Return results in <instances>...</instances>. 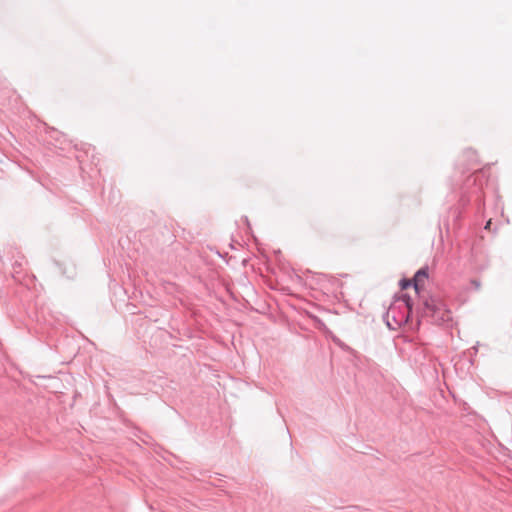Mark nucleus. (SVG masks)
I'll return each instance as SVG.
<instances>
[{
	"label": "nucleus",
	"instance_id": "nucleus-1",
	"mask_svg": "<svg viewBox=\"0 0 512 512\" xmlns=\"http://www.w3.org/2000/svg\"><path fill=\"white\" fill-rule=\"evenodd\" d=\"M444 304L436 297H429L424 302V314L435 318L436 320H444L443 312Z\"/></svg>",
	"mask_w": 512,
	"mask_h": 512
},
{
	"label": "nucleus",
	"instance_id": "nucleus-8",
	"mask_svg": "<svg viewBox=\"0 0 512 512\" xmlns=\"http://www.w3.org/2000/svg\"><path fill=\"white\" fill-rule=\"evenodd\" d=\"M454 214L456 215V216H455V217H456V219H458V218H459V213L455 210V211H454Z\"/></svg>",
	"mask_w": 512,
	"mask_h": 512
},
{
	"label": "nucleus",
	"instance_id": "nucleus-9",
	"mask_svg": "<svg viewBox=\"0 0 512 512\" xmlns=\"http://www.w3.org/2000/svg\"><path fill=\"white\" fill-rule=\"evenodd\" d=\"M485 224H487V225L492 224V219L487 220V222Z\"/></svg>",
	"mask_w": 512,
	"mask_h": 512
},
{
	"label": "nucleus",
	"instance_id": "nucleus-2",
	"mask_svg": "<svg viewBox=\"0 0 512 512\" xmlns=\"http://www.w3.org/2000/svg\"><path fill=\"white\" fill-rule=\"evenodd\" d=\"M428 278V273L426 269H420L414 276L413 286L416 292H419L420 289L423 288L426 280Z\"/></svg>",
	"mask_w": 512,
	"mask_h": 512
},
{
	"label": "nucleus",
	"instance_id": "nucleus-3",
	"mask_svg": "<svg viewBox=\"0 0 512 512\" xmlns=\"http://www.w3.org/2000/svg\"><path fill=\"white\" fill-rule=\"evenodd\" d=\"M412 284L413 282L411 280H402L400 283L402 289H407Z\"/></svg>",
	"mask_w": 512,
	"mask_h": 512
},
{
	"label": "nucleus",
	"instance_id": "nucleus-4",
	"mask_svg": "<svg viewBox=\"0 0 512 512\" xmlns=\"http://www.w3.org/2000/svg\"><path fill=\"white\" fill-rule=\"evenodd\" d=\"M470 201V198L466 197L464 194L460 198V204L462 206L466 205Z\"/></svg>",
	"mask_w": 512,
	"mask_h": 512
},
{
	"label": "nucleus",
	"instance_id": "nucleus-6",
	"mask_svg": "<svg viewBox=\"0 0 512 512\" xmlns=\"http://www.w3.org/2000/svg\"><path fill=\"white\" fill-rule=\"evenodd\" d=\"M465 153H466V154H467V156H469V157H474V156H475V152H474L473 150H471V149L467 150Z\"/></svg>",
	"mask_w": 512,
	"mask_h": 512
},
{
	"label": "nucleus",
	"instance_id": "nucleus-11",
	"mask_svg": "<svg viewBox=\"0 0 512 512\" xmlns=\"http://www.w3.org/2000/svg\"><path fill=\"white\" fill-rule=\"evenodd\" d=\"M475 193H477L476 198H477V200H478V199H479L478 189H476V190H475Z\"/></svg>",
	"mask_w": 512,
	"mask_h": 512
},
{
	"label": "nucleus",
	"instance_id": "nucleus-10",
	"mask_svg": "<svg viewBox=\"0 0 512 512\" xmlns=\"http://www.w3.org/2000/svg\"><path fill=\"white\" fill-rule=\"evenodd\" d=\"M245 224H249L248 218L244 217Z\"/></svg>",
	"mask_w": 512,
	"mask_h": 512
},
{
	"label": "nucleus",
	"instance_id": "nucleus-7",
	"mask_svg": "<svg viewBox=\"0 0 512 512\" xmlns=\"http://www.w3.org/2000/svg\"><path fill=\"white\" fill-rule=\"evenodd\" d=\"M472 283H473V285H474L477 289H478V288H480V286H481V285H480V283H479V282H477V281H473Z\"/></svg>",
	"mask_w": 512,
	"mask_h": 512
},
{
	"label": "nucleus",
	"instance_id": "nucleus-5",
	"mask_svg": "<svg viewBox=\"0 0 512 512\" xmlns=\"http://www.w3.org/2000/svg\"><path fill=\"white\" fill-rule=\"evenodd\" d=\"M476 179L474 176H469L466 182V186H470L471 184H475Z\"/></svg>",
	"mask_w": 512,
	"mask_h": 512
}]
</instances>
